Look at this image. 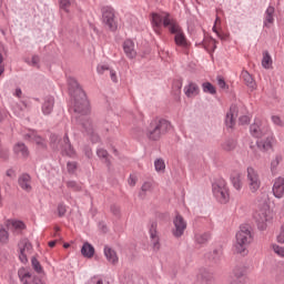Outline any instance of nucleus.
<instances>
[{
    "label": "nucleus",
    "instance_id": "f257e3e1",
    "mask_svg": "<svg viewBox=\"0 0 284 284\" xmlns=\"http://www.w3.org/2000/svg\"><path fill=\"white\" fill-rule=\"evenodd\" d=\"M73 90V112L80 114V116H88L92 112V106L90 105V100L81 84L77 80L72 81Z\"/></svg>",
    "mask_w": 284,
    "mask_h": 284
},
{
    "label": "nucleus",
    "instance_id": "f03ea898",
    "mask_svg": "<svg viewBox=\"0 0 284 284\" xmlns=\"http://www.w3.org/2000/svg\"><path fill=\"white\" fill-rule=\"evenodd\" d=\"M250 243H252V231H250V227L242 226L236 233V242L234 245L237 254H245Z\"/></svg>",
    "mask_w": 284,
    "mask_h": 284
},
{
    "label": "nucleus",
    "instance_id": "7ed1b4c3",
    "mask_svg": "<svg viewBox=\"0 0 284 284\" xmlns=\"http://www.w3.org/2000/svg\"><path fill=\"white\" fill-rule=\"evenodd\" d=\"M168 130H170V122H168V120H154L148 129L146 136H149L151 141H159L161 135L165 134Z\"/></svg>",
    "mask_w": 284,
    "mask_h": 284
},
{
    "label": "nucleus",
    "instance_id": "20e7f679",
    "mask_svg": "<svg viewBox=\"0 0 284 284\" xmlns=\"http://www.w3.org/2000/svg\"><path fill=\"white\" fill-rule=\"evenodd\" d=\"M152 28L156 34H161V26H164V28H172L176 21L172 19V16L170 13H152Z\"/></svg>",
    "mask_w": 284,
    "mask_h": 284
},
{
    "label": "nucleus",
    "instance_id": "39448f33",
    "mask_svg": "<svg viewBox=\"0 0 284 284\" xmlns=\"http://www.w3.org/2000/svg\"><path fill=\"white\" fill-rule=\"evenodd\" d=\"M254 219L257 223L258 230H267V223L272 221V215H270V205L263 204L258 206L254 213Z\"/></svg>",
    "mask_w": 284,
    "mask_h": 284
},
{
    "label": "nucleus",
    "instance_id": "423d86ee",
    "mask_svg": "<svg viewBox=\"0 0 284 284\" xmlns=\"http://www.w3.org/2000/svg\"><path fill=\"white\" fill-rule=\"evenodd\" d=\"M246 183L251 194H256L261 190V174L252 166L246 169Z\"/></svg>",
    "mask_w": 284,
    "mask_h": 284
},
{
    "label": "nucleus",
    "instance_id": "0eeeda50",
    "mask_svg": "<svg viewBox=\"0 0 284 284\" xmlns=\"http://www.w3.org/2000/svg\"><path fill=\"white\" fill-rule=\"evenodd\" d=\"M250 132L255 139H264V136L270 134V125L267 121L256 118L253 124H251Z\"/></svg>",
    "mask_w": 284,
    "mask_h": 284
},
{
    "label": "nucleus",
    "instance_id": "6e6552de",
    "mask_svg": "<svg viewBox=\"0 0 284 284\" xmlns=\"http://www.w3.org/2000/svg\"><path fill=\"white\" fill-rule=\"evenodd\" d=\"M213 194L220 203H227V201H230V190L227 189V183H225L223 180L214 183Z\"/></svg>",
    "mask_w": 284,
    "mask_h": 284
},
{
    "label": "nucleus",
    "instance_id": "1a4fd4ad",
    "mask_svg": "<svg viewBox=\"0 0 284 284\" xmlns=\"http://www.w3.org/2000/svg\"><path fill=\"white\" fill-rule=\"evenodd\" d=\"M185 230H187V222L182 217L181 214H176L173 219V236H175V239H181V236L185 234Z\"/></svg>",
    "mask_w": 284,
    "mask_h": 284
},
{
    "label": "nucleus",
    "instance_id": "9d476101",
    "mask_svg": "<svg viewBox=\"0 0 284 284\" xmlns=\"http://www.w3.org/2000/svg\"><path fill=\"white\" fill-rule=\"evenodd\" d=\"M169 30L171 34H175L174 41L180 48H187V38H185V33H183V29H181L179 23L175 22Z\"/></svg>",
    "mask_w": 284,
    "mask_h": 284
},
{
    "label": "nucleus",
    "instance_id": "9b49d317",
    "mask_svg": "<svg viewBox=\"0 0 284 284\" xmlns=\"http://www.w3.org/2000/svg\"><path fill=\"white\" fill-rule=\"evenodd\" d=\"M102 19L103 23H105V26H108L109 30H111L112 32H114V30L119 28V24L116 23V16L114 13V9L106 7L103 10Z\"/></svg>",
    "mask_w": 284,
    "mask_h": 284
},
{
    "label": "nucleus",
    "instance_id": "f8f14e48",
    "mask_svg": "<svg viewBox=\"0 0 284 284\" xmlns=\"http://www.w3.org/2000/svg\"><path fill=\"white\" fill-rule=\"evenodd\" d=\"M19 260L21 263H28V254L32 253V243H30V240L22 239L19 244Z\"/></svg>",
    "mask_w": 284,
    "mask_h": 284
},
{
    "label": "nucleus",
    "instance_id": "ddd939ff",
    "mask_svg": "<svg viewBox=\"0 0 284 284\" xmlns=\"http://www.w3.org/2000/svg\"><path fill=\"white\" fill-rule=\"evenodd\" d=\"M272 193L275 199L284 197V178L278 176L273 181Z\"/></svg>",
    "mask_w": 284,
    "mask_h": 284
},
{
    "label": "nucleus",
    "instance_id": "4468645a",
    "mask_svg": "<svg viewBox=\"0 0 284 284\" xmlns=\"http://www.w3.org/2000/svg\"><path fill=\"white\" fill-rule=\"evenodd\" d=\"M18 184L24 192H32V178L28 173H23L18 179Z\"/></svg>",
    "mask_w": 284,
    "mask_h": 284
},
{
    "label": "nucleus",
    "instance_id": "2eb2a0df",
    "mask_svg": "<svg viewBox=\"0 0 284 284\" xmlns=\"http://www.w3.org/2000/svg\"><path fill=\"white\" fill-rule=\"evenodd\" d=\"M236 116H239V106L232 105L226 113L225 124L227 128H234L236 124Z\"/></svg>",
    "mask_w": 284,
    "mask_h": 284
},
{
    "label": "nucleus",
    "instance_id": "dca6fc26",
    "mask_svg": "<svg viewBox=\"0 0 284 284\" xmlns=\"http://www.w3.org/2000/svg\"><path fill=\"white\" fill-rule=\"evenodd\" d=\"M104 256L108 261V263H110V265H118L119 264V254H116V251H114V248L110 247V246H104Z\"/></svg>",
    "mask_w": 284,
    "mask_h": 284
},
{
    "label": "nucleus",
    "instance_id": "f3484780",
    "mask_svg": "<svg viewBox=\"0 0 284 284\" xmlns=\"http://www.w3.org/2000/svg\"><path fill=\"white\" fill-rule=\"evenodd\" d=\"M8 227L16 235L21 234L22 230H26V223L19 220L8 221Z\"/></svg>",
    "mask_w": 284,
    "mask_h": 284
},
{
    "label": "nucleus",
    "instance_id": "a211bd4d",
    "mask_svg": "<svg viewBox=\"0 0 284 284\" xmlns=\"http://www.w3.org/2000/svg\"><path fill=\"white\" fill-rule=\"evenodd\" d=\"M231 183L237 192H241L243 190V174L241 172H233Z\"/></svg>",
    "mask_w": 284,
    "mask_h": 284
},
{
    "label": "nucleus",
    "instance_id": "6ab92c4d",
    "mask_svg": "<svg viewBox=\"0 0 284 284\" xmlns=\"http://www.w3.org/2000/svg\"><path fill=\"white\" fill-rule=\"evenodd\" d=\"M123 51L128 59H135L136 58V50L134 49V41L125 40L123 43Z\"/></svg>",
    "mask_w": 284,
    "mask_h": 284
},
{
    "label": "nucleus",
    "instance_id": "aec40b11",
    "mask_svg": "<svg viewBox=\"0 0 284 284\" xmlns=\"http://www.w3.org/2000/svg\"><path fill=\"white\" fill-rule=\"evenodd\" d=\"M199 85L194 82H191L186 87H184V94L189 99H194V97H199Z\"/></svg>",
    "mask_w": 284,
    "mask_h": 284
},
{
    "label": "nucleus",
    "instance_id": "412c9836",
    "mask_svg": "<svg viewBox=\"0 0 284 284\" xmlns=\"http://www.w3.org/2000/svg\"><path fill=\"white\" fill-rule=\"evenodd\" d=\"M52 110H54V98L52 95H48L44 98V102L42 103V112L43 114H52Z\"/></svg>",
    "mask_w": 284,
    "mask_h": 284
},
{
    "label": "nucleus",
    "instance_id": "4be33fe9",
    "mask_svg": "<svg viewBox=\"0 0 284 284\" xmlns=\"http://www.w3.org/2000/svg\"><path fill=\"white\" fill-rule=\"evenodd\" d=\"M151 243L153 245L154 250H159L160 244H159V233L156 232V223H152L151 227L149 230Z\"/></svg>",
    "mask_w": 284,
    "mask_h": 284
},
{
    "label": "nucleus",
    "instance_id": "5701e85b",
    "mask_svg": "<svg viewBox=\"0 0 284 284\" xmlns=\"http://www.w3.org/2000/svg\"><path fill=\"white\" fill-rule=\"evenodd\" d=\"M13 152L14 154H17L18 156H22L23 159L28 158V154H30V152L28 151V146H26L23 143L18 142L14 146H13Z\"/></svg>",
    "mask_w": 284,
    "mask_h": 284
},
{
    "label": "nucleus",
    "instance_id": "b1692460",
    "mask_svg": "<svg viewBox=\"0 0 284 284\" xmlns=\"http://www.w3.org/2000/svg\"><path fill=\"white\" fill-rule=\"evenodd\" d=\"M81 254L85 258H92V256H94V246L90 243H84L81 248Z\"/></svg>",
    "mask_w": 284,
    "mask_h": 284
},
{
    "label": "nucleus",
    "instance_id": "393cba45",
    "mask_svg": "<svg viewBox=\"0 0 284 284\" xmlns=\"http://www.w3.org/2000/svg\"><path fill=\"white\" fill-rule=\"evenodd\" d=\"M62 154L67 156H72V144L70 143V138L68 135L63 139V144L61 146Z\"/></svg>",
    "mask_w": 284,
    "mask_h": 284
},
{
    "label": "nucleus",
    "instance_id": "a878e982",
    "mask_svg": "<svg viewBox=\"0 0 284 284\" xmlns=\"http://www.w3.org/2000/svg\"><path fill=\"white\" fill-rule=\"evenodd\" d=\"M257 148L264 152L272 149V138L270 134L265 136V140L257 141Z\"/></svg>",
    "mask_w": 284,
    "mask_h": 284
},
{
    "label": "nucleus",
    "instance_id": "bb28decb",
    "mask_svg": "<svg viewBox=\"0 0 284 284\" xmlns=\"http://www.w3.org/2000/svg\"><path fill=\"white\" fill-rule=\"evenodd\" d=\"M274 23V7H268L265 12L264 26L270 28Z\"/></svg>",
    "mask_w": 284,
    "mask_h": 284
},
{
    "label": "nucleus",
    "instance_id": "cd10ccee",
    "mask_svg": "<svg viewBox=\"0 0 284 284\" xmlns=\"http://www.w3.org/2000/svg\"><path fill=\"white\" fill-rule=\"evenodd\" d=\"M24 139L33 141V143H37V145H43V138L39 136L34 131L27 133Z\"/></svg>",
    "mask_w": 284,
    "mask_h": 284
},
{
    "label": "nucleus",
    "instance_id": "c85d7f7f",
    "mask_svg": "<svg viewBox=\"0 0 284 284\" xmlns=\"http://www.w3.org/2000/svg\"><path fill=\"white\" fill-rule=\"evenodd\" d=\"M272 57L270 53L264 52L263 53V59H262V67L265 68V70H270L272 68Z\"/></svg>",
    "mask_w": 284,
    "mask_h": 284
},
{
    "label": "nucleus",
    "instance_id": "c756f323",
    "mask_svg": "<svg viewBox=\"0 0 284 284\" xmlns=\"http://www.w3.org/2000/svg\"><path fill=\"white\" fill-rule=\"evenodd\" d=\"M195 241L200 245L207 243V241H210V233H197L195 235Z\"/></svg>",
    "mask_w": 284,
    "mask_h": 284
},
{
    "label": "nucleus",
    "instance_id": "7c9ffc66",
    "mask_svg": "<svg viewBox=\"0 0 284 284\" xmlns=\"http://www.w3.org/2000/svg\"><path fill=\"white\" fill-rule=\"evenodd\" d=\"M97 154L99 159H102L106 165H110V154H108V151L105 149H99L97 151Z\"/></svg>",
    "mask_w": 284,
    "mask_h": 284
},
{
    "label": "nucleus",
    "instance_id": "2f4dec72",
    "mask_svg": "<svg viewBox=\"0 0 284 284\" xmlns=\"http://www.w3.org/2000/svg\"><path fill=\"white\" fill-rule=\"evenodd\" d=\"M242 79L245 81L246 85H248L250 88H254V79L252 78L250 72L243 71Z\"/></svg>",
    "mask_w": 284,
    "mask_h": 284
},
{
    "label": "nucleus",
    "instance_id": "473e14b6",
    "mask_svg": "<svg viewBox=\"0 0 284 284\" xmlns=\"http://www.w3.org/2000/svg\"><path fill=\"white\" fill-rule=\"evenodd\" d=\"M154 168L156 172H160L163 174V172H165V161H163V159L155 160Z\"/></svg>",
    "mask_w": 284,
    "mask_h": 284
},
{
    "label": "nucleus",
    "instance_id": "72a5a7b5",
    "mask_svg": "<svg viewBox=\"0 0 284 284\" xmlns=\"http://www.w3.org/2000/svg\"><path fill=\"white\" fill-rule=\"evenodd\" d=\"M60 10L70 12L72 10V2L70 0H60Z\"/></svg>",
    "mask_w": 284,
    "mask_h": 284
},
{
    "label": "nucleus",
    "instance_id": "f704fd0d",
    "mask_svg": "<svg viewBox=\"0 0 284 284\" xmlns=\"http://www.w3.org/2000/svg\"><path fill=\"white\" fill-rule=\"evenodd\" d=\"M31 264L33 270L38 273V274H42L43 273V267L41 266V263L39 262V260H37V257H33L31 260Z\"/></svg>",
    "mask_w": 284,
    "mask_h": 284
},
{
    "label": "nucleus",
    "instance_id": "c9c22d12",
    "mask_svg": "<svg viewBox=\"0 0 284 284\" xmlns=\"http://www.w3.org/2000/svg\"><path fill=\"white\" fill-rule=\"evenodd\" d=\"M202 88H203V92H209V94H216V89L210 82H204L202 84Z\"/></svg>",
    "mask_w": 284,
    "mask_h": 284
},
{
    "label": "nucleus",
    "instance_id": "e433bc0d",
    "mask_svg": "<svg viewBox=\"0 0 284 284\" xmlns=\"http://www.w3.org/2000/svg\"><path fill=\"white\" fill-rule=\"evenodd\" d=\"M219 23H221V19L216 18L215 19V24L213 27V32H215L217 34L219 39H221L222 41H225L227 39V34L220 33L219 30H216V26H219Z\"/></svg>",
    "mask_w": 284,
    "mask_h": 284
},
{
    "label": "nucleus",
    "instance_id": "4c0bfd02",
    "mask_svg": "<svg viewBox=\"0 0 284 284\" xmlns=\"http://www.w3.org/2000/svg\"><path fill=\"white\" fill-rule=\"evenodd\" d=\"M283 161V156L276 155L272 161H271V170L274 172L278 165H281V162Z\"/></svg>",
    "mask_w": 284,
    "mask_h": 284
},
{
    "label": "nucleus",
    "instance_id": "58836bf2",
    "mask_svg": "<svg viewBox=\"0 0 284 284\" xmlns=\"http://www.w3.org/2000/svg\"><path fill=\"white\" fill-rule=\"evenodd\" d=\"M272 250L274 252V254H276L277 256H281V258H284V247L280 246L277 244H272Z\"/></svg>",
    "mask_w": 284,
    "mask_h": 284
},
{
    "label": "nucleus",
    "instance_id": "ea45409f",
    "mask_svg": "<svg viewBox=\"0 0 284 284\" xmlns=\"http://www.w3.org/2000/svg\"><path fill=\"white\" fill-rule=\"evenodd\" d=\"M10 239L8 231L0 226V243H7Z\"/></svg>",
    "mask_w": 284,
    "mask_h": 284
},
{
    "label": "nucleus",
    "instance_id": "a19ab883",
    "mask_svg": "<svg viewBox=\"0 0 284 284\" xmlns=\"http://www.w3.org/2000/svg\"><path fill=\"white\" fill-rule=\"evenodd\" d=\"M234 148H236V142H234V141H226L223 144V150H225L226 152H232V150H234Z\"/></svg>",
    "mask_w": 284,
    "mask_h": 284
},
{
    "label": "nucleus",
    "instance_id": "79ce46f5",
    "mask_svg": "<svg viewBox=\"0 0 284 284\" xmlns=\"http://www.w3.org/2000/svg\"><path fill=\"white\" fill-rule=\"evenodd\" d=\"M88 284H110V282H108L101 277H92Z\"/></svg>",
    "mask_w": 284,
    "mask_h": 284
},
{
    "label": "nucleus",
    "instance_id": "37998d69",
    "mask_svg": "<svg viewBox=\"0 0 284 284\" xmlns=\"http://www.w3.org/2000/svg\"><path fill=\"white\" fill-rule=\"evenodd\" d=\"M152 190H154V185L152 184V182H145L142 185V192H152Z\"/></svg>",
    "mask_w": 284,
    "mask_h": 284
},
{
    "label": "nucleus",
    "instance_id": "c03bdc74",
    "mask_svg": "<svg viewBox=\"0 0 284 284\" xmlns=\"http://www.w3.org/2000/svg\"><path fill=\"white\" fill-rule=\"evenodd\" d=\"M136 181H139V178H136L134 174H131L129 176L128 183L131 187H134V185H136Z\"/></svg>",
    "mask_w": 284,
    "mask_h": 284
},
{
    "label": "nucleus",
    "instance_id": "a18cd8bd",
    "mask_svg": "<svg viewBox=\"0 0 284 284\" xmlns=\"http://www.w3.org/2000/svg\"><path fill=\"white\" fill-rule=\"evenodd\" d=\"M108 70H110V68L106 64H99L97 68L98 74H104Z\"/></svg>",
    "mask_w": 284,
    "mask_h": 284
},
{
    "label": "nucleus",
    "instance_id": "49530a36",
    "mask_svg": "<svg viewBox=\"0 0 284 284\" xmlns=\"http://www.w3.org/2000/svg\"><path fill=\"white\" fill-rule=\"evenodd\" d=\"M277 243L284 244V223L282 224L280 234L277 235Z\"/></svg>",
    "mask_w": 284,
    "mask_h": 284
},
{
    "label": "nucleus",
    "instance_id": "de8ad7c7",
    "mask_svg": "<svg viewBox=\"0 0 284 284\" xmlns=\"http://www.w3.org/2000/svg\"><path fill=\"white\" fill-rule=\"evenodd\" d=\"M65 212H68V210L65 209V205L64 204H59L58 205V214H59V216L65 215Z\"/></svg>",
    "mask_w": 284,
    "mask_h": 284
},
{
    "label": "nucleus",
    "instance_id": "09e8293b",
    "mask_svg": "<svg viewBox=\"0 0 284 284\" xmlns=\"http://www.w3.org/2000/svg\"><path fill=\"white\" fill-rule=\"evenodd\" d=\"M89 134H91V141H92L93 143H98V141H99V135L95 134V132L92 131V130H89Z\"/></svg>",
    "mask_w": 284,
    "mask_h": 284
},
{
    "label": "nucleus",
    "instance_id": "8fccbe9b",
    "mask_svg": "<svg viewBox=\"0 0 284 284\" xmlns=\"http://www.w3.org/2000/svg\"><path fill=\"white\" fill-rule=\"evenodd\" d=\"M240 123H241L242 125H247V123H250V116H247V115L241 116V118H240Z\"/></svg>",
    "mask_w": 284,
    "mask_h": 284
},
{
    "label": "nucleus",
    "instance_id": "3c124183",
    "mask_svg": "<svg viewBox=\"0 0 284 284\" xmlns=\"http://www.w3.org/2000/svg\"><path fill=\"white\" fill-rule=\"evenodd\" d=\"M6 174L9 179H17V174L14 173V170H12V169L7 170Z\"/></svg>",
    "mask_w": 284,
    "mask_h": 284
},
{
    "label": "nucleus",
    "instance_id": "603ef678",
    "mask_svg": "<svg viewBox=\"0 0 284 284\" xmlns=\"http://www.w3.org/2000/svg\"><path fill=\"white\" fill-rule=\"evenodd\" d=\"M272 121L275 123V125H283V122H281V118L278 115H273Z\"/></svg>",
    "mask_w": 284,
    "mask_h": 284
},
{
    "label": "nucleus",
    "instance_id": "864d4df0",
    "mask_svg": "<svg viewBox=\"0 0 284 284\" xmlns=\"http://www.w3.org/2000/svg\"><path fill=\"white\" fill-rule=\"evenodd\" d=\"M23 110H28V103H21V112L18 113V116H23Z\"/></svg>",
    "mask_w": 284,
    "mask_h": 284
},
{
    "label": "nucleus",
    "instance_id": "5fc2aeb1",
    "mask_svg": "<svg viewBox=\"0 0 284 284\" xmlns=\"http://www.w3.org/2000/svg\"><path fill=\"white\" fill-rule=\"evenodd\" d=\"M110 77H111V80L113 81V83H116V81H118L116 71L110 70Z\"/></svg>",
    "mask_w": 284,
    "mask_h": 284
},
{
    "label": "nucleus",
    "instance_id": "6e6d98bb",
    "mask_svg": "<svg viewBox=\"0 0 284 284\" xmlns=\"http://www.w3.org/2000/svg\"><path fill=\"white\" fill-rule=\"evenodd\" d=\"M31 65H39V55H33L32 57Z\"/></svg>",
    "mask_w": 284,
    "mask_h": 284
},
{
    "label": "nucleus",
    "instance_id": "4d7b16f0",
    "mask_svg": "<svg viewBox=\"0 0 284 284\" xmlns=\"http://www.w3.org/2000/svg\"><path fill=\"white\" fill-rule=\"evenodd\" d=\"M217 85L222 89H225V80L223 78L217 79Z\"/></svg>",
    "mask_w": 284,
    "mask_h": 284
},
{
    "label": "nucleus",
    "instance_id": "13d9d810",
    "mask_svg": "<svg viewBox=\"0 0 284 284\" xmlns=\"http://www.w3.org/2000/svg\"><path fill=\"white\" fill-rule=\"evenodd\" d=\"M235 276L241 277V276H245V271L244 268H242L240 272L235 271Z\"/></svg>",
    "mask_w": 284,
    "mask_h": 284
},
{
    "label": "nucleus",
    "instance_id": "bf43d9fd",
    "mask_svg": "<svg viewBox=\"0 0 284 284\" xmlns=\"http://www.w3.org/2000/svg\"><path fill=\"white\" fill-rule=\"evenodd\" d=\"M210 45L212 50H216V41L214 39H210Z\"/></svg>",
    "mask_w": 284,
    "mask_h": 284
},
{
    "label": "nucleus",
    "instance_id": "052dcab7",
    "mask_svg": "<svg viewBox=\"0 0 284 284\" xmlns=\"http://www.w3.org/2000/svg\"><path fill=\"white\" fill-rule=\"evenodd\" d=\"M21 94H22L21 89H19V88L16 89V97L19 98V97H21Z\"/></svg>",
    "mask_w": 284,
    "mask_h": 284
},
{
    "label": "nucleus",
    "instance_id": "680f3d73",
    "mask_svg": "<svg viewBox=\"0 0 284 284\" xmlns=\"http://www.w3.org/2000/svg\"><path fill=\"white\" fill-rule=\"evenodd\" d=\"M54 245H57V241L49 242V247H54Z\"/></svg>",
    "mask_w": 284,
    "mask_h": 284
},
{
    "label": "nucleus",
    "instance_id": "e2e57ef3",
    "mask_svg": "<svg viewBox=\"0 0 284 284\" xmlns=\"http://www.w3.org/2000/svg\"><path fill=\"white\" fill-rule=\"evenodd\" d=\"M3 72H6V69L0 65V77H1V74H2Z\"/></svg>",
    "mask_w": 284,
    "mask_h": 284
},
{
    "label": "nucleus",
    "instance_id": "0e129e2a",
    "mask_svg": "<svg viewBox=\"0 0 284 284\" xmlns=\"http://www.w3.org/2000/svg\"><path fill=\"white\" fill-rule=\"evenodd\" d=\"M4 116H3V113L0 111V123L1 121H3Z\"/></svg>",
    "mask_w": 284,
    "mask_h": 284
},
{
    "label": "nucleus",
    "instance_id": "69168bd1",
    "mask_svg": "<svg viewBox=\"0 0 284 284\" xmlns=\"http://www.w3.org/2000/svg\"><path fill=\"white\" fill-rule=\"evenodd\" d=\"M63 247L67 250V247H70V243H64Z\"/></svg>",
    "mask_w": 284,
    "mask_h": 284
},
{
    "label": "nucleus",
    "instance_id": "338daca9",
    "mask_svg": "<svg viewBox=\"0 0 284 284\" xmlns=\"http://www.w3.org/2000/svg\"><path fill=\"white\" fill-rule=\"evenodd\" d=\"M0 63H3V54L0 53Z\"/></svg>",
    "mask_w": 284,
    "mask_h": 284
},
{
    "label": "nucleus",
    "instance_id": "774afa93",
    "mask_svg": "<svg viewBox=\"0 0 284 284\" xmlns=\"http://www.w3.org/2000/svg\"><path fill=\"white\" fill-rule=\"evenodd\" d=\"M231 284H237L236 282H232Z\"/></svg>",
    "mask_w": 284,
    "mask_h": 284
}]
</instances>
